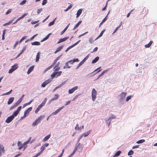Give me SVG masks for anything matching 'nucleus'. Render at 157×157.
<instances>
[{"label": "nucleus", "instance_id": "nucleus-46", "mask_svg": "<svg viewBox=\"0 0 157 157\" xmlns=\"http://www.w3.org/2000/svg\"><path fill=\"white\" fill-rule=\"evenodd\" d=\"M71 62H72V63H74L75 62H78L79 61V59L77 58V59H74L72 60H70Z\"/></svg>", "mask_w": 157, "mask_h": 157}, {"label": "nucleus", "instance_id": "nucleus-53", "mask_svg": "<svg viewBox=\"0 0 157 157\" xmlns=\"http://www.w3.org/2000/svg\"><path fill=\"white\" fill-rule=\"evenodd\" d=\"M64 106H62L60 108H59L58 109H57L56 111L57 112H58V113L59 112H60V111L62 109H63L64 108Z\"/></svg>", "mask_w": 157, "mask_h": 157}, {"label": "nucleus", "instance_id": "nucleus-57", "mask_svg": "<svg viewBox=\"0 0 157 157\" xmlns=\"http://www.w3.org/2000/svg\"><path fill=\"white\" fill-rule=\"evenodd\" d=\"M75 130H78L80 131V128L79 127L78 125V124H76V126L75 127Z\"/></svg>", "mask_w": 157, "mask_h": 157}, {"label": "nucleus", "instance_id": "nucleus-37", "mask_svg": "<svg viewBox=\"0 0 157 157\" xmlns=\"http://www.w3.org/2000/svg\"><path fill=\"white\" fill-rule=\"evenodd\" d=\"M106 121L107 125H108V127H109L110 125V124L111 122V120L108 118L107 120H106Z\"/></svg>", "mask_w": 157, "mask_h": 157}, {"label": "nucleus", "instance_id": "nucleus-47", "mask_svg": "<svg viewBox=\"0 0 157 157\" xmlns=\"http://www.w3.org/2000/svg\"><path fill=\"white\" fill-rule=\"evenodd\" d=\"M110 12V11H109L108 12L107 16H106V17L102 21V22L104 23L106 21V20H107V17L108 16V15L109 14V13Z\"/></svg>", "mask_w": 157, "mask_h": 157}, {"label": "nucleus", "instance_id": "nucleus-34", "mask_svg": "<svg viewBox=\"0 0 157 157\" xmlns=\"http://www.w3.org/2000/svg\"><path fill=\"white\" fill-rule=\"evenodd\" d=\"M40 52H38L36 55V62H37L39 59L40 58Z\"/></svg>", "mask_w": 157, "mask_h": 157}, {"label": "nucleus", "instance_id": "nucleus-7", "mask_svg": "<svg viewBox=\"0 0 157 157\" xmlns=\"http://www.w3.org/2000/svg\"><path fill=\"white\" fill-rule=\"evenodd\" d=\"M80 41V40H79L77 41L76 42L74 43V44H73L71 45L68 48H67L65 50V52H67L69 50H70V49L71 48H73L76 45H77V44H78L79 42Z\"/></svg>", "mask_w": 157, "mask_h": 157}, {"label": "nucleus", "instance_id": "nucleus-22", "mask_svg": "<svg viewBox=\"0 0 157 157\" xmlns=\"http://www.w3.org/2000/svg\"><path fill=\"white\" fill-rule=\"evenodd\" d=\"M14 98L13 97H11L9 98L7 102V104L10 105L11 104L13 101Z\"/></svg>", "mask_w": 157, "mask_h": 157}, {"label": "nucleus", "instance_id": "nucleus-16", "mask_svg": "<svg viewBox=\"0 0 157 157\" xmlns=\"http://www.w3.org/2000/svg\"><path fill=\"white\" fill-rule=\"evenodd\" d=\"M68 38H69V37H66L65 38H63L60 39L59 40V41H58L57 43L59 44L62 42L65 41L66 40H67V39H68Z\"/></svg>", "mask_w": 157, "mask_h": 157}, {"label": "nucleus", "instance_id": "nucleus-23", "mask_svg": "<svg viewBox=\"0 0 157 157\" xmlns=\"http://www.w3.org/2000/svg\"><path fill=\"white\" fill-rule=\"evenodd\" d=\"M51 136V134H49L46 136L43 140V142H44L48 140L50 137Z\"/></svg>", "mask_w": 157, "mask_h": 157}, {"label": "nucleus", "instance_id": "nucleus-3", "mask_svg": "<svg viewBox=\"0 0 157 157\" xmlns=\"http://www.w3.org/2000/svg\"><path fill=\"white\" fill-rule=\"evenodd\" d=\"M97 95V91L95 89H93L91 92L92 99L94 101L95 100Z\"/></svg>", "mask_w": 157, "mask_h": 157}, {"label": "nucleus", "instance_id": "nucleus-49", "mask_svg": "<svg viewBox=\"0 0 157 157\" xmlns=\"http://www.w3.org/2000/svg\"><path fill=\"white\" fill-rule=\"evenodd\" d=\"M84 63L82 61L78 64V66L76 68V69H77L80 66H81Z\"/></svg>", "mask_w": 157, "mask_h": 157}, {"label": "nucleus", "instance_id": "nucleus-28", "mask_svg": "<svg viewBox=\"0 0 157 157\" xmlns=\"http://www.w3.org/2000/svg\"><path fill=\"white\" fill-rule=\"evenodd\" d=\"M18 67V64H15L14 65L11 67V68L13 70V71L16 70Z\"/></svg>", "mask_w": 157, "mask_h": 157}, {"label": "nucleus", "instance_id": "nucleus-11", "mask_svg": "<svg viewBox=\"0 0 157 157\" xmlns=\"http://www.w3.org/2000/svg\"><path fill=\"white\" fill-rule=\"evenodd\" d=\"M28 14V13H25L24 14H23L19 18H18V19H17L13 23V24H15L19 20H20L21 19H22L23 18H24Z\"/></svg>", "mask_w": 157, "mask_h": 157}, {"label": "nucleus", "instance_id": "nucleus-36", "mask_svg": "<svg viewBox=\"0 0 157 157\" xmlns=\"http://www.w3.org/2000/svg\"><path fill=\"white\" fill-rule=\"evenodd\" d=\"M91 130H90L89 131H87L86 132H85L83 135L85 137L87 136L90 133Z\"/></svg>", "mask_w": 157, "mask_h": 157}, {"label": "nucleus", "instance_id": "nucleus-8", "mask_svg": "<svg viewBox=\"0 0 157 157\" xmlns=\"http://www.w3.org/2000/svg\"><path fill=\"white\" fill-rule=\"evenodd\" d=\"M21 102V100H20L19 99L17 101V102L12 106H11L10 109V110H11V109H14L16 107H17Z\"/></svg>", "mask_w": 157, "mask_h": 157}, {"label": "nucleus", "instance_id": "nucleus-63", "mask_svg": "<svg viewBox=\"0 0 157 157\" xmlns=\"http://www.w3.org/2000/svg\"><path fill=\"white\" fill-rule=\"evenodd\" d=\"M21 108H22V107L21 106H19L17 108V110L16 111H17V112H18V113H19V112L21 110Z\"/></svg>", "mask_w": 157, "mask_h": 157}, {"label": "nucleus", "instance_id": "nucleus-39", "mask_svg": "<svg viewBox=\"0 0 157 157\" xmlns=\"http://www.w3.org/2000/svg\"><path fill=\"white\" fill-rule=\"evenodd\" d=\"M121 152V151H117L114 155L113 156V157H117L119 156Z\"/></svg>", "mask_w": 157, "mask_h": 157}, {"label": "nucleus", "instance_id": "nucleus-45", "mask_svg": "<svg viewBox=\"0 0 157 157\" xmlns=\"http://www.w3.org/2000/svg\"><path fill=\"white\" fill-rule=\"evenodd\" d=\"M60 68L59 67H56L55 66L53 67V71H58L60 70Z\"/></svg>", "mask_w": 157, "mask_h": 157}, {"label": "nucleus", "instance_id": "nucleus-64", "mask_svg": "<svg viewBox=\"0 0 157 157\" xmlns=\"http://www.w3.org/2000/svg\"><path fill=\"white\" fill-rule=\"evenodd\" d=\"M89 41L90 43L92 44L94 42V40H93L92 38H90L89 40Z\"/></svg>", "mask_w": 157, "mask_h": 157}, {"label": "nucleus", "instance_id": "nucleus-33", "mask_svg": "<svg viewBox=\"0 0 157 157\" xmlns=\"http://www.w3.org/2000/svg\"><path fill=\"white\" fill-rule=\"evenodd\" d=\"M66 81H65L63 82L62 83H61L58 86H56L57 89L60 88L62 86L64 85L66 83Z\"/></svg>", "mask_w": 157, "mask_h": 157}, {"label": "nucleus", "instance_id": "nucleus-52", "mask_svg": "<svg viewBox=\"0 0 157 157\" xmlns=\"http://www.w3.org/2000/svg\"><path fill=\"white\" fill-rule=\"evenodd\" d=\"M134 153L133 151L132 150L129 151L128 152V155H131L133 154Z\"/></svg>", "mask_w": 157, "mask_h": 157}, {"label": "nucleus", "instance_id": "nucleus-41", "mask_svg": "<svg viewBox=\"0 0 157 157\" xmlns=\"http://www.w3.org/2000/svg\"><path fill=\"white\" fill-rule=\"evenodd\" d=\"M90 54H88L87 56H86L82 61V62L84 63L85 61L88 59L89 56Z\"/></svg>", "mask_w": 157, "mask_h": 157}, {"label": "nucleus", "instance_id": "nucleus-20", "mask_svg": "<svg viewBox=\"0 0 157 157\" xmlns=\"http://www.w3.org/2000/svg\"><path fill=\"white\" fill-rule=\"evenodd\" d=\"M64 46L63 45H62L60 47H58L56 51L54 52V53H56L59 52L60 51L63 47Z\"/></svg>", "mask_w": 157, "mask_h": 157}, {"label": "nucleus", "instance_id": "nucleus-44", "mask_svg": "<svg viewBox=\"0 0 157 157\" xmlns=\"http://www.w3.org/2000/svg\"><path fill=\"white\" fill-rule=\"evenodd\" d=\"M31 139V137H30L29 138L28 140H27V141H26V142H24V145H25V144L26 145H27L30 141Z\"/></svg>", "mask_w": 157, "mask_h": 157}, {"label": "nucleus", "instance_id": "nucleus-2", "mask_svg": "<svg viewBox=\"0 0 157 157\" xmlns=\"http://www.w3.org/2000/svg\"><path fill=\"white\" fill-rule=\"evenodd\" d=\"M83 147V144H81L80 143H77L75 146V148H76L77 150L79 152H81Z\"/></svg>", "mask_w": 157, "mask_h": 157}, {"label": "nucleus", "instance_id": "nucleus-32", "mask_svg": "<svg viewBox=\"0 0 157 157\" xmlns=\"http://www.w3.org/2000/svg\"><path fill=\"white\" fill-rule=\"evenodd\" d=\"M56 17L53 20V21H52L50 22L48 25V26H51L53 25L54 24V23L55 21H56Z\"/></svg>", "mask_w": 157, "mask_h": 157}, {"label": "nucleus", "instance_id": "nucleus-15", "mask_svg": "<svg viewBox=\"0 0 157 157\" xmlns=\"http://www.w3.org/2000/svg\"><path fill=\"white\" fill-rule=\"evenodd\" d=\"M59 97V95L58 94H55L54 95V97L50 100L49 102H51L52 101L57 100Z\"/></svg>", "mask_w": 157, "mask_h": 157}, {"label": "nucleus", "instance_id": "nucleus-43", "mask_svg": "<svg viewBox=\"0 0 157 157\" xmlns=\"http://www.w3.org/2000/svg\"><path fill=\"white\" fill-rule=\"evenodd\" d=\"M61 56H62V55H61L60 56H59L58 57L56 58L55 59V60H54V62H53V64H55L57 62V61L59 59V58H60V57Z\"/></svg>", "mask_w": 157, "mask_h": 157}, {"label": "nucleus", "instance_id": "nucleus-58", "mask_svg": "<svg viewBox=\"0 0 157 157\" xmlns=\"http://www.w3.org/2000/svg\"><path fill=\"white\" fill-rule=\"evenodd\" d=\"M42 10L43 9L42 8L38 9L37 12V14H39L40 13V12L42 11Z\"/></svg>", "mask_w": 157, "mask_h": 157}, {"label": "nucleus", "instance_id": "nucleus-19", "mask_svg": "<svg viewBox=\"0 0 157 157\" xmlns=\"http://www.w3.org/2000/svg\"><path fill=\"white\" fill-rule=\"evenodd\" d=\"M82 9H80L78 10L77 11V13H76V18L78 17L80 15V14H81L82 12Z\"/></svg>", "mask_w": 157, "mask_h": 157}, {"label": "nucleus", "instance_id": "nucleus-4", "mask_svg": "<svg viewBox=\"0 0 157 157\" xmlns=\"http://www.w3.org/2000/svg\"><path fill=\"white\" fill-rule=\"evenodd\" d=\"M126 93L125 92H122L120 95V98H119V101L122 103L125 99Z\"/></svg>", "mask_w": 157, "mask_h": 157}, {"label": "nucleus", "instance_id": "nucleus-38", "mask_svg": "<svg viewBox=\"0 0 157 157\" xmlns=\"http://www.w3.org/2000/svg\"><path fill=\"white\" fill-rule=\"evenodd\" d=\"M5 151L4 147L2 145L0 144V151L4 152Z\"/></svg>", "mask_w": 157, "mask_h": 157}, {"label": "nucleus", "instance_id": "nucleus-10", "mask_svg": "<svg viewBox=\"0 0 157 157\" xmlns=\"http://www.w3.org/2000/svg\"><path fill=\"white\" fill-rule=\"evenodd\" d=\"M21 102V100H20L19 99L17 101V102L12 106H11L10 109V110H11V109H14L16 107H17Z\"/></svg>", "mask_w": 157, "mask_h": 157}, {"label": "nucleus", "instance_id": "nucleus-40", "mask_svg": "<svg viewBox=\"0 0 157 157\" xmlns=\"http://www.w3.org/2000/svg\"><path fill=\"white\" fill-rule=\"evenodd\" d=\"M145 141V140L144 139H141L140 140H138L136 141V143L138 144H141L144 142Z\"/></svg>", "mask_w": 157, "mask_h": 157}, {"label": "nucleus", "instance_id": "nucleus-1", "mask_svg": "<svg viewBox=\"0 0 157 157\" xmlns=\"http://www.w3.org/2000/svg\"><path fill=\"white\" fill-rule=\"evenodd\" d=\"M62 73V71H54L51 75V77L52 79L55 78H57L60 76Z\"/></svg>", "mask_w": 157, "mask_h": 157}, {"label": "nucleus", "instance_id": "nucleus-56", "mask_svg": "<svg viewBox=\"0 0 157 157\" xmlns=\"http://www.w3.org/2000/svg\"><path fill=\"white\" fill-rule=\"evenodd\" d=\"M26 2V1L25 0H24L20 3V5H23Z\"/></svg>", "mask_w": 157, "mask_h": 157}, {"label": "nucleus", "instance_id": "nucleus-60", "mask_svg": "<svg viewBox=\"0 0 157 157\" xmlns=\"http://www.w3.org/2000/svg\"><path fill=\"white\" fill-rule=\"evenodd\" d=\"M47 0H43L42 1V5H44L47 3Z\"/></svg>", "mask_w": 157, "mask_h": 157}, {"label": "nucleus", "instance_id": "nucleus-29", "mask_svg": "<svg viewBox=\"0 0 157 157\" xmlns=\"http://www.w3.org/2000/svg\"><path fill=\"white\" fill-rule=\"evenodd\" d=\"M31 44L32 45H40V42L36 41L32 42Z\"/></svg>", "mask_w": 157, "mask_h": 157}, {"label": "nucleus", "instance_id": "nucleus-48", "mask_svg": "<svg viewBox=\"0 0 157 157\" xmlns=\"http://www.w3.org/2000/svg\"><path fill=\"white\" fill-rule=\"evenodd\" d=\"M132 95H131L127 96L126 97V101H128L131 99V98H132Z\"/></svg>", "mask_w": 157, "mask_h": 157}, {"label": "nucleus", "instance_id": "nucleus-14", "mask_svg": "<svg viewBox=\"0 0 157 157\" xmlns=\"http://www.w3.org/2000/svg\"><path fill=\"white\" fill-rule=\"evenodd\" d=\"M14 118L13 116H10L7 118L5 122L7 123H9Z\"/></svg>", "mask_w": 157, "mask_h": 157}, {"label": "nucleus", "instance_id": "nucleus-26", "mask_svg": "<svg viewBox=\"0 0 157 157\" xmlns=\"http://www.w3.org/2000/svg\"><path fill=\"white\" fill-rule=\"evenodd\" d=\"M70 24V23H69L67 26L66 27L64 28V29L60 33V35H63L64 32L66 31V30L67 29H68L69 25Z\"/></svg>", "mask_w": 157, "mask_h": 157}, {"label": "nucleus", "instance_id": "nucleus-21", "mask_svg": "<svg viewBox=\"0 0 157 157\" xmlns=\"http://www.w3.org/2000/svg\"><path fill=\"white\" fill-rule=\"evenodd\" d=\"M109 69H106V70L103 71L102 73L98 76V78L102 76L104 74L107 72L109 70Z\"/></svg>", "mask_w": 157, "mask_h": 157}, {"label": "nucleus", "instance_id": "nucleus-17", "mask_svg": "<svg viewBox=\"0 0 157 157\" xmlns=\"http://www.w3.org/2000/svg\"><path fill=\"white\" fill-rule=\"evenodd\" d=\"M34 66L33 65L30 67L28 69V71L27 72V74H30L33 70L34 68Z\"/></svg>", "mask_w": 157, "mask_h": 157}, {"label": "nucleus", "instance_id": "nucleus-61", "mask_svg": "<svg viewBox=\"0 0 157 157\" xmlns=\"http://www.w3.org/2000/svg\"><path fill=\"white\" fill-rule=\"evenodd\" d=\"M37 34H36L35 35H33V36H32L29 39L30 40H33L34 39V38L37 36Z\"/></svg>", "mask_w": 157, "mask_h": 157}, {"label": "nucleus", "instance_id": "nucleus-27", "mask_svg": "<svg viewBox=\"0 0 157 157\" xmlns=\"http://www.w3.org/2000/svg\"><path fill=\"white\" fill-rule=\"evenodd\" d=\"M51 35V33L48 34L41 41V42H43L47 40L49 38L50 36Z\"/></svg>", "mask_w": 157, "mask_h": 157}, {"label": "nucleus", "instance_id": "nucleus-13", "mask_svg": "<svg viewBox=\"0 0 157 157\" xmlns=\"http://www.w3.org/2000/svg\"><path fill=\"white\" fill-rule=\"evenodd\" d=\"M32 107H30L28 108L24 113V117H26V115L29 114V112L32 110Z\"/></svg>", "mask_w": 157, "mask_h": 157}, {"label": "nucleus", "instance_id": "nucleus-24", "mask_svg": "<svg viewBox=\"0 0 157 157\" xmlns=\"http://www.w3.org/2000/svg\"><path fill=\"white\" fill-rule=\"evenodd\" d=\"M71 62L70 61H68V62H66L65 63V66H64L63 67V68L64 69H66V68H70V67L69 66L68 63Z\"/></svg>", "mask_w": 157, "mask_h": 157}, {"label": "nucleus", "instance_id": "nucleus-25", "mask_svg": "<svg viewBox=\"0 0 157 157\" xmlns=\"http://www.w3.org/2000/svg\"><path fill=\"white\" fill-rule=\"evenodd\" d=\"M153 43V42L152 41H150L148 44H145L144 45V47L146 48H149L151 45Z\"/></svg>", "mask_w": 157, "mask_h": 157}, {"label": "nucleus", "instance_id": "nucleus-5", "mask_svg": "<svg viewBox=\"0 0 157 157\" xmlns=\"http://www.w3.org/2000/svg\"><path fill=\"white\" fill-rule=\"evenodd\" d=\"M47 98H46L43 100L42 103L38 106L37 109L39 110L42 107L45 105L47 101Z\"/></svg>", "mask_w": 157, "mask_h": 157}, {"label": "nucleus", "instance_id": "nucleus-6", "mask_svg": "<svg viewBox=\"0 0 157 157\" xmlns=\"http://www.w3.org/2000/svg\"><path fill=\"white\" fill-rule=\"evenodd\" d=\"M52 81V80L51 79H49L46 80L41 85V87H45L46 85L51 82Z\"/></svg>", "mask_w": 157, "mask_h": 157}, {"label": "nucleus", "instance_id": "nucleus-9", "mask_svg": "<svg viewBox=\"0 0 157 157\" xmlns=\"http://www.w3.org/2000/svg\"><path fill=\"white\" fill-rule=\"evenodd\" d=\"M21 102V100H20L19 99L17 101V102L12 106H11L10 109V110H11V109H14L16 107H17Z\"/></svg>", "mask_w": 157, "mask_h": 157}, {"label": "nucleus", "instance_id": "nucleus-42", "mask_svg": "<svg viewBox=\"0 0 157 157\" xmlns=\"http://www.w3.org/2000/svg\"><path fill=\"white\" fill-rule=\"evenodd\" d=\"M45 117V116L44 115H42L40 116L37 119L40 121L43 118H44Z\"/></svg>", "mask_w": 157, "mask_h": 157}, {"label": "nucleus", "instance_id": "nucleus-62", "mask_svg": "<svg viewBox=\"0 0 157 157\" xmlns=\"http://www.w3.org/2000/svg\"><path fill=\"white\" fill-rule=\"evenodd\" d=\"M105 30H102L99 35V36H101V37L102 36V35H103L104 33L105 32Z\"/></svg>", "mask_w": 157, "mask_h": 157}, {"label": "nucleus", "instance_id": "nucleus-12", "mask_svg": "<svg viewBox=\"0 0 157 157\" xmlns=\"http://www.w3.org/2000/svg\"><path fill=\"white\" fill-rule=\"evenodd\" d=\"M78 88V86H75L71 89H69L68 90V93L69 94H71L74 92L75 90H77Z\"/></svg>", "mask_w": 157, "mask_h": 157}, {"label": "nucleus", "instance_id": "nucleus-31", "mask_svg": "<svg viewBox=\"0 0 157 157\" xmlns=\"http://www.w3.org/2000/svg\"><path fill=\"white\" fill-rule=\"evenodd\" d=\"M82 21H79L78 23L74 26V28L73 29L74 30L76 28H77L79 25L82 23Z\"/></svg>", "mask_w": 157, "mask_h": 157}, {"label": "nucleus", "instance_id": "nucleus-30", "mask_svg": "<svg viewBox=\"0 0 157 157\" xmlns=\"http://www.w3.org/2000/svg\"><path fill=\"white\" fill-rule=\"evenodd\" d=\"M99 59V57L98 56L96 57L95 58L92 62V63H96Z\"/></svg>", "mask_w": 157, "mask_h": 157}, {"label": "nucleus", "instance_id": "nucleus-59", "mask_svg": "<svg viewBox=\"0 0 157 157\" xmlns=\"http://www.w3.org/2000/svg\"><path fill=\"white\" fill-rule=\"evenodd\" d=\"M11 10L10 9H9L6 13V15H7L11 13Z\"/></svg>", "mask_w": 157, "mask_h": 157}, {"label": "nucleus", "instance_id": "nucleus-55", "mask_svg": "<svg viewBox=\"0 0 157 157\" xmlns=\"http://www.w3.org/2000/svg\"><path fill=\"white\" fill-rule=\"evenodd\" d=\"M77 148H75V149H74L73 151V152H72V153L71 154V155H70V156H72L73 155H74V154L75 153V152L77 150V149H76Z\"/></svg>", "mask_w": 157, "mask_h": 157}, {"label": "nucleus", "instance_id": "nucleus-35", "mask_svg": "<svg viewBox=\"0 0 157 157\" xmlns=\"http://www.w3.org/2000/svg\"><path fill=\"white\" fill-rule=\"evenodd\" d=\"M18 113H19L18 112H17V111H15L13 113L12 115L11 116H13V117L14 118L15 117H16Z\"/></svg>", "mask_w": 157, "mask_h": 157}, {"label": "nucleus", "instance_id": "nucleus-51", "mask_svg": "<svg viewBox=\"0 0 157 157\" xmlns=\"http://www.w3.org/2000/svg\"><path fill=\"white\" fill-rule=\"evenodd\" d=\"M45 148L44 146H42L40 148L41 151L38 152L39 153H40V155L41 154L42 152L45 149Z\"/></svg>", "mask_w": 157, "mask_h": 157}, {"label": "nucleus", "instance_id": "nucleus-50", "mask_svg": "<svg viewBox=\"0 0 157 157\" xmlns=\"http://www.w3.org/2000/svg\"><path fill=\"white\" fill-rule=\"evenodd\" d=\"M116 118V116L113 115L112 114H111L110 117L109 118L110 120H111L112 119H114Z\"/></svg>", "mask_w": 157, "mask_h": 157}, {"label": "nucleus", "instance_id": "nucleus-18", "mask_svg": "<svg viewBox=\"0 0 157 157\" xmlns=\"http://www.w3.org/2000/svg\"><path fill=\"white\" fill-rule=\"evenodd\" d=\"M40 122V121L37 118L34 121L32 125L33 126L36 125Z\"/></svg>", "mask_w": 157, "mask_h": 157}, {"label": "nucleus", "instance_id": "nucleus-54", "mask_svg": "<svg viewBox=\"0 0 157 157\" xmlns=\"http://www.w3.org/2000/svg\"><path fill=\"white\" fill-rule=\"evenodd\" d=\"M26 37L27 36H25L22 37V38L19 41V43H21L23 41V40H24L25 39H26Z\"/></svg>", "mask_w": 157, "mask_h": 157}]
</instances>
